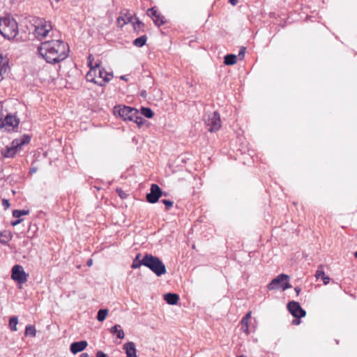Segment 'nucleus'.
<instances>
[{
	"label": "nucleus",
	"mask_w": 357,
	"mask_h": 357,
	"mask_svg": "<svg viewBox=\"0 0 357 357\" xmlns=\"http://www.w3.org/2000/svg\"><path fill=\"white\" fill-rule=\"evenodd\" d=\"M146 39H147V38L145 35L136 38L135 40H134L133 45H135L136 47H141L146 44Z\"/></svg>",
	"instance_id": "obj_25"
},
{
	"label": "nucleus",
	"mask_w": 357,
	"mask_h": 357,
	"mask_svg": "<svg viewBox=\"0 0 357 357\" xmlns=\"http://www.w3.org/2000/svg\"><path fill=\"white\" fill-rule=\"evenodd\" d=\"M144 93H145L144 91L142 92V96H144Z\"/></svg>",
	"instance_id": "obj_55"
},
{
	"label": "nucleus",
	"mask_w": 357,
	"mask_h": 357,
	"mask_svg": "<svg viewBox=\"0 0 357 357\" xmlns=\"http://www.w3.org/2000/svg\"><path fill=\"white\" fill-rule=\"evenodd\" d=\"M20 123V119L15 115L8 114L2 122L3 126H9L14 130L15 128H17Z\"/></svg>",
	"instance_id": "obj_11"
},
{
	"label": "nucleus",
	"mask_w": 357,
	"mask_h": 357,
	"mask_svg": "<svg viewBox=\"0 0 357 357\" xmlns=\"http://www.w3.org/2000/svg\"><path fill=\"white\" fill-rule=\"evenodd\" d=\"M163 195H166V193L158 185V202L161 199L160 198Z\"/></svg>",
	"instance_id": "obj_39"
},
{
	"label": "nucleus",
	"mask_w": 357,
	"mask_h": 357,
	"mask_svg": "<svg viewBox=\"0 0 357 357\" xmlns=\"http://www.w3.org/2000/svg\"><path fill=\"white\" fill-rule=\"evenodd\" d=\"M38 52L47 63L54 64L68 57L69 47L61 40H47L41 43Z\"/></svg>",
	"instance_id": "obj_1"
},
{
	"label": "nucleus",
	"mask_w": 357,
	"mask_h": 357,
	"mask_svg": "<svg viewBox=\"0 0 357 357\" xmlns=\"http://www.w3.org/2000/svg\"><path fill=\"white\" fill-rule=\"evenodd\" d=\"M120 78H121V79L126 80V76H125V75H122V76H121V77H120Z\"/></svg>",
	"instance_id": "obj_51"
},
{
	"label": "nucleus",
	"mask_w": 357,
	"mask_h": 357,
	"mask_svg": "<svg viewBox=\"0 0 357 357\" xmlns=\"http://www.w3.org/2000/svg\"><path fill=\"white\" fill-rule=\"evenodd\" d=\"M96 77H99L98 72H97V73H96V75L94 76V78H95V79H96V80H97V79H96Z\"/></svg>",
	"instance_id": "obj_52"
},
{
	"label": "nucleus",
	"mask_w": 357,
	"mask_h": 357,
	"mask_svg": "<svg viewBox=\"0 0 357 357\" xmlns=\"http://www.w3.org/2000/svg\"><path fill=\"white\" fill-rule=\"evenodd\" d=\"M237 357H246V356L244 355H240V356H238Z\"/></svg>",
	"instance_id": "obj_54"
},
{
	"label": "nucleus",
	"mask_w": 357,
	"mask_h": 357,
	"mask_svg": "<svg viewBox=\"0 0 357 357\" xmlns=\"http://www.w3.org/2000/svg\"><path fill=\"white\" fill-rule=\"evenodd\" d=\"M52 29V26L50 22L40 20L35 25V35L38 39L43 40L47 36Z\"/></svg>",
	"instance_id": "obj_7"
},
{
	"label": "nucleus",
	"mask_w": 357,
	"mask_h": 357,
	"mask_svg": "<svg viewBox=\"0 0 357 357\" xmlns=\"http://www.w3.org/2000/svg\"><path fill=\"white\" fill-rule=\"evenodd\" d=\"M335 342H336L337 344H339V340H336Z\"/></svg>",
	"instance_id": "obj_56"
},
{
	"label": "nucleus",
	"mask_w": 357,
	"mask_h": 357,
	"mask_svg": "<svg viewBox=\"0 0 357 357\" xmlns=\"http://www.w3.org/2000/svg\"><path fill=\"white\" fill-rule=\"evenodd\" d=\"M315 277L317 280L321 279L324 284H328L331 280V278L326 275L324 271L322 270L321 266H319L315 273Z\"/></svg>",
	"instance_id": "obj_16"
},
{
	"label": "nucleus",
	"mask_w": 357,
	"mask_h": 357,
	"mask_svg": "<svg viewBox=\"0 0 357 357\" xmlns=\"http://www.w3.org/2000/svg\"><path fill=\"white\" fill-rule=\"evenodd\" d=\"M229 2L232 6H236L238 3V0H229Z\"/></svg>",
	"instance_id": "obj_47"
},
{
	"label": "nucleus",
	"mask_w": 357,
	"mask_h": 357,
	"mask_svg": "<svg viewBox=\"0 0 357 357\" xmlns=\"http://www.w3.org/2000/svg\"><path fill=\"white\" fill-rule=\"evenodd\" d=\"M146 200L152 204L156 203V183L151 185V192L146 195Z\"/></svg>",
	"instance_id": "obj_17"
},
{
	"label": "nucleus",
	"mask_w": 357,
	"mask_h": 357,
	"mask_svg": "<svg viewBox=\"0 0 357 357\" xmlns=\"http://www.w3.org/2000/svg\"><path fill=\"white\" fill-rule=\"evenodd\" d=\"M248 321H249L248 320H245L244 318H243L241 321L242 328H243L244 326H248Z\"/></svg>",
	"instance_id": "obj_43"
},
{
	"label": "nucleus",
	"mask_w": 357,
	"mask_h": 357,
	"mask_svg": "<svg viewBox=\"0 0 357 357\" xmlns=\"http://www.w3.org/2000/svg\"><path fill=\"white\" fill-rule=\"evenodd\" d=\"M116 192H117L118 195L123 199H126L128 196V195L121 188H117Z\"/></svg>",
	"instance_id": "obj_37"
},
{
	"label": "nucleus",
	"mask_w": 357,
	"mask_h": 357,
	"mask_svg": "<svg viewBox=\"0 0 357 357\" xmlns=\"http://www.w3.org/2000/svg\"><path fill=\"white\" fill-rule=\"evenodd\" d=\"M158 202L164 204L166 210H169L174 205L173 201L167 199H161Z\"/></svg>",
	"instance_id": "obj_32"
},
{
	"label": "nucleus",
	"mask_w": 357,
	"mask_h": 357,
	"mask_svg": "<svg viewBox=\"0 0 357 357\" xmlns=\"http://www.w3.org/2000/svg\"><path fill=\"white\" fill-rule=\"evenodd\" d=\"M289 312L297 319H301L306 315V311L302 308L300 303L295 301H289L287 305Z\"/></svg>",
	"instance_id": "obj_8"
},
{
	"label": "nucleus",
	"mask_w": 357,
	"mask_h": 357,
	"mask_svg": "<svg viewBox=\"0 0 357 357\" xmlns=\"http://www.w3.org/2000/svg\"><path fill=\"white\" fill-rule=\"evenodd\" d=\"M354 257L357 259V250L354 253Z\"/></svg>",
	"instance_id": "obj_53"
},
{
	"label": "nucleus",
	"mask_w": 357,
	"mask_h": 357,
	"mask_svg": "<svg viewBox=\"0 0 357 357\" xmlns=\"http://www.w3.org/2000/svg\"><path fill=\"white\" fill-rule=\"evenodd\" d=\"M11 238V236L10 234H7L6 233L0 234V242L2 243H6Z\"/></svg>",
	"instance_id": "obj_35"
},
{
	"label": "nucleus",
	"mask_w": 357,
	"mask_h": 357,
	"mask_svg": "<svg viewBox=\"0 0 357 357\" xmlns=\"http://www.w3.org/2000/svg\"><path fill=\"white\" fill-rule=\"evenodd\" d=\"M167 22L165 17L158 13V28H160L161 25L165 24Z\"/></svg>",
	"instance_id": "obj_36"
},
{
	"label": "nucleus",
	"mask_w": 357,
	"mask_h": 357,
	"mask_svg": "<svg viewBox=\"0 0 357 357\" xmlns=\"http://www.w3.org/2000/svg\"><path fill=\"white\" fill-rule=\"evenodd\" d=\"M22 220H23V219L18 218L16 220L12 221L10 224L12 226H16V225H19L20 223H21L22 222Z\"/></svg>",
	"instance_id": "obj_41"
},
{
	"label": "nucleus",
	"mask_w": 357,
	"mask_h": 357,
	"mask_svg": "<svg viewBox=\"0 0 357 357\" xmlns=\"http://www.w3.org/2000/svg\"><path fill=\"white\" fill-rule=\"evenodd\" d=\"M127 357H137L135 344L132 342H128L123 345Z\"/></svg>",
	"instance_id": "obj_15"
},
{
	"label": "nucleus",
	"mask_w": 357,
	"mask_h": 357,
	"mask_svg": "<svg viewBox=\"0 0 357 357\" xmlns=\"http://www.w3.org/2000/svg\"><path fill=\"white\" fill-rule=\"evenodd\" d=\"M203 120L208 130L211 132H216L221 128L220 116L217 111L205 114Z\"/></svg>",
	"instance_id": "obj_4"
},
{
	"label": "nucleus",
	"mask_w": 357,
	"mask_h": 357,
	"mask_svg": "<svg viewBox=\"0 0 357 357\" xmlns=\"http://www.w3.org/2000/svg\"><path fill=\"white\" fill-rule=\"evenodd\" d=\"M143 266L150 268L156 274V257L149 254H146L142 258Z\"/></svg>",
	"instance_id": "obj_10"
},
{
	"label": "nucleus",
	"mask_w": 357,
	"mask_h": 357,
	"mask_svg": "<svg viewBox=\"0 0 357 357\" xmlns=\"http://www.w3.org/2000/svg\"><path fill=\"white\" fill-rule=\"evenodd\" d=\"M141 254H137L135 258L133 259L132 264L131 265L132 268H138L141 266L143 265L142 264V259H140Z\"/></svg>",
	"instance_id": "obj_27"
},
{
	"label": "nucleus",
	"mask_w": 357,
	"mask_h": 357,
	"mask_svg": "<svg viewBox=\"0 0 357 357\" xmlns=\"http://www.w3.org/2000/svg\"><path fill=\"white\" fill-rule=\"evenodd\" d=\"M27 274L20 265H15L12 268L11 278L13 280L20 284L25 283L27 280Z\"/></svg>",
	"instance_id": "obj_9"
},
{
	"label": "nucleus",
	"mask_w": 357,
	"mask_h": 357,
	"mask_svg": "<svg viewBox=\"0 0 357 357\" xmlns=\"http://www.w3.org/2000/svg\"><path fill=\"white\" fill-rule=\"evenodd\" d=\"M29 213V210H14L13 211V216L14 218H20L22 215H26Z\"/></svg>",
	"instance_id": "obj_31"
},
{
	"label": "nucleus",
	"mask_w": 357,
	"mask_h": 357,
	"mask_svg": "<svg viewBox=\"0 0 357 357\" xmlns=\"http://www.w3.org/2000/svg\"><path fill=\"white\" fill-rule=\"evenodd\" d=\"M93 57L91 54L88 56V66L90 67V70L86 75V79L88 82H93L95 84H98L99 86H103V84L98 82V80H96L94 76L96 73L98 72L99 77H102L104 73V69L99 68V63H96L95 66H93Z\"/></svg>",
	"instance_id": "obj_6"
},
{
	"label": "nucleus",
	"mask_w": 357,
	"mask_h": 357,
	"mask_svg": "<svg viewBox=\"0 0 357 357\" xmlns=\"http://www.w3.org/2000/svg\"><path fill=\"white\" fill-rule=\"evenodd\" d=\"M237 56L234 54H227L224 56V63L226 66H232L236 63Z\"/></svg>",
	"instance_id": "obj_19"
},
{
	"label": "nucleus",
	"mask_w": 357,
	"mask_h": 357,
	"mask_svg": "<svg viewBox=\"0 0 357 357\" xmlns=\"http://www.w3.org/2000/svg\"><path fill=\"white\" fill-rule=\"evenodd\" d=\"M242 330L246 333H249V326H244L243 328H242Z\"/></svg>",
	"instance_id": "obj_48"
},
{
	"label": "nucleus",
	"mask_w": 357,
	"mask_h": 357,
	"mask_svg": "<svg viewBox=\"0 0 357 357\" xmlns=\"http://www.w3.org/2000/svg\"><path fill=\"white\" fill-rule=\"evenodd\" d=\"M36 334V328L33 326L28 325L25 328V335L35 337Z\"/></svg>",
	"instance_id": "obj_29"
},
{
	"label": "nucleus",
	"mask_w": 357,
	"mask_h": 357,
	"mask_svg": "<svg viewBox=\"0 0 357 357\" xmlns=\"http://www.w3.org/2000/svg\"><path fill=\"white\" fill-rule=\"evenodd\" d=\"M88 345V343L85 340L73 342L70 344V351L75 354L78 352L82 351Z\"/></svg>",
	"instance_id": "obj_12"
},
{
	"label": "nucleus",
	"mask_w": 357,
	"mask_h": 357,
	"mask_svg": "<svg viewBox=\"0 0 357 357\" xmlns=\"http://www.w3.org/2000/svg\"><path fill=\"white\" fill-rule=\"evenodd\" d=\"M79 357H89V354L87 353H82Z\"/></svg>",
	"instance_id": "obj_50"
},
{
	"label": "nucleus",
	"mask_w": 357,
	"mask_h": 357,
	"mask_svg": "<svg viewBox=\"0 0 357 357\" xmlns=\"http://www.w3.org/2000/svg\"><path fill=\"white\" fill-rule=\"evenodd\" d=\"M93 264V260L91 259H89L86 262L87 266H91Z\"/></svg>",
	"instance_id": "obj_49"
},
{
	"label": "nucleus",
	"mask_w": 357,
	"mask_h": 357,
	"mask_svg": "<svg viewBox=\"0 0 357 357\" xmlns=\"http://www.w3.org/2000/svg\"><path fill=\"white\" fill-rule=\"evenodd\" d=\"M20 150L18 146H16V144H13L12 142V145L10 147H6L4 150L1 151V154L5 158H13L16 153Z\"/></svg>",
	"instance_id": "obj_13"
},
{
	"label": "nucleus",
	"mask_w": 357,
	"mask_h": 357,
	"mask_svg": "<svg viewBox=\"0 0 357 357\" xmlns=\"http://www.w3.org/2000/svg\"><path fill=\"white\" fill-rule=\"evenodd\" d=\"M18 33L16 21L10 17L0 18V33L8 40L14 38Z\"/></svg>",
	"instance_id": "obj_3"
},
{
	"label": "nucleus",
	"mask_w": 357,
	"mask_h": 357,
	"mask_svg": "<svg viewBox=\"0 0 357 357\" xmlns=\"http://www.w3.org/2000/svg\"><path fill=\"white\" fill-rule=\"evenodd\" d=\"M110 333L113 335L116 334V337L119 339H123L125 335L123 331L121 328V326L118 324L111 328Z\"/></svg>",
	"instance_id": "obj_21"
},
{
	"label": "nucleus",
	"mask_w": 357,
	"mask_h": 357,
	"mask_svg": "<svg viewBox=\"0 0 357 357\" xmlns=\"http://www.w3.org/2000/svg\"><path fill=\"white\" fill-rule=\"evenodd\" d=\"M96 357H107V355L102 351H98Z\"/></svg>",
	"instance_id": "obj_42"
},
{
	"label": "nucleus",
	"mask_w": 357,
	"mask_h": 357,
	"mask_svg": "<svg viewBox=\"0 0 357 357\" xmlns=\"http://www.w3.org/2000/svg\"><path fill=\"white\" fill-rule=\"evenodd\" d=\"M140 116L143 115L146 118H152L154 116V112L149 107H141Z\"/></svg>",
	"instance_id": "obj_26"
},
{
	"label": "nucleus",
	"mask_w": 357,
	"mask_h": 357,
	"mask_svg": "<svg viewBox=\"0 0 357 357\" xmlns=\"http://www.w3.org/2000/svg\"><path fill=\"white\" fill-rule=\"evenodd\" d=\"M160 32H161V33H162V34L164 33V32H163V31H162V30H160Z\"/></svg>",
	"instance_id": "obj_57"
},
{
	"label": "nucleus",
	"mask_w": 357,
	"mask_h": 357,
	"mask_svg": "<svg viewBox=\"0 0 357 357\" xmlns=\"http://www.w3.org/2000/svg\"><path fill=\"white\" fill-rule=\"evenodd\" d=\"M147 15L153 20L155 24H156V8L155 7H152L147 10Z\"/></svg>",
	"instance_id": "obj_34"
},
{
	"label": "nucleus",
	"mask_w": 357,
	"mask_h": 357,
	"mask_svg": "<svg viewBox=\"0 0 357 357\" xmlns=\"http://www.w3.org/2000/svg\"><path fill=\"white\" fill-rule=\"evenodd\" d=\"M108 314V310L107 309H100L98 312V314H97V319L98 321H103L107 315Z\"/></svg>",
	"instance_id": "obj_28"
},
{
	"label": "nucleus",
	"mask_w": 357,
	"mask_h": 357,
	"mask_svg": "<svg viewBox=\"0 0 357 357\" xmlns=\"http://www.w3.org/2000/svg\"><path fill=\"white\" fill-rule=\"evenodd\" d=\"M245 51H246V47H241L240 51H239L238 54V56L239 57L240 60H242V59H244Z\"/></svg>",
	"instance_id": "obj_38"
},
{
	"label": "nucleus",
	"mask_w": 357,
	"mask_h": 357,
	"mask_svg": "<svg viewBox=\"0 0 357 357\" xmlns=\"http://www.w3.org/2000/svg\"><path fill=\"white\" fill-rule=\"evenodd\" d=\"M163 299L167 304L171 305H175L178 303L180 298L178 294L176 293L169 292L163 295Z\"/></svg>",
	"instance_id": "obj_14"
},
{
	"label": "nucleus",
	"mask_w": 357,
	"mask_h": 357,
	"mask_svg": "<svg viewBox=\"0 0 357 357\" xmlns=\"http://www.w3.org/2000/svg\"><path fill=\"white\" fill-rule=\"evenodd\" d=\"M2 205L5 208V209L8 208L10 206L9 201L8 199H3L2 200Z\"/></svg>",
	"instance_id": "obj_40"
},
{
	"label": "nucleus",
	"mask_w": 357,
	"mask_h": 357,
	"mask_svg": "<svg viewBox=\"0 0 357 357\" xmlns=\"http://www.w3.org/2000/svg\"><path fill=\"white\" fill-rule=\"evenodd\" d=\"M294 291L296 293V296H298V294H300V292L301 291V289L298 286H297V287H294Z\"/></svg>",
	"instance_id": "obj_46"
},
{
	"label": "nucleus",
	"mask_w": 357,
	"mask_h": 357,
	"mask_svg": "<svg viewBox=\"0 0 357 357\" xmlns=\"http://www.w3.org/2000/svg\"><path fill=\"white\" fill-rule=\"evenodd\" d=\"M31 137L28 135H24L22 139H15L13 140V144H16V146H18L21 149L22 146L24 144H27L30 142Z\"/></svg>",
	"instance_id": "obj_20"
},
{
	"label": "nucleus",
	"mask_w": 357,
	"mask_h": 357,
	"mask_svg": "<svg viewBox=\"0 0 357 357\" xmlns=\"http://www.w3.org/2000/svg\"><path fill=\"white\" fill-rule=\"evenodd\" d=\"M8 62L7 61H3L2 57H1L0 73L1 76L3 77V75L8 72Z\"/></svg>",
	"instance_id": "obj_24"
},
{
	"label": "nucleus",
	"mask_w": 357,
	"mask_h": 357,
	"mask_svg": "<svg viewBox=\"0 0 357 357\" xmlns=\"http://www.w3.org/2000/svg\"><path fill=\"white\" fill-rule=\"evenodd\" d=\"M132 24L135 31H136L137 33H139L140 31L143 30L144 26V24L138 18H135Z\"/></svg>",
	"instance_id": "obj_22"
},
{
	"label": "nucleus",
	"mask_w": 357,
	"mask_h": 357,
	"mask_svg": "<svg viewBox=\"0 0 357 357\" xmlns=\"http://www.w3.org/2000/svg\"><path fill=\"white\" fill-rule=\"evenodd\" d=\"M114 112H118L119 115L123 120L134 121L139 126H141L144 122H146V121L140 116L139 111L134 107L125 105L115 107Z\"/></svg>",
	"instance_id": "obj_2"
},
{
	"label": "nucleus",
	"mask_w": 357,
	"mask_h": 357,
	"mask_svg": "<svg viewBox=\"0 0 357 357\" xmlns=\"http://www.w3.org/2000/svg\"><path fill=\"white\" fill-rule=\"evenodd\" d=\"M18 319L17 317H12L9 321V326L11 331H16Z\"/></svg>",
	"instance_id": "obj_30"
},
{
	"label": "nucleus",
	"mask_w": 357,
	"mask_h": 357,
	"mask_svg": "<svg viewBox=\"0 0 357 357\" xmlns=\"http://www.w3.org/2000/svg\"><path fill=\"white\" fill-rule=\"evenodd\" d=\"M134 19L135 18L132 15L125 14L124 16L121 15L118 17L117 22L121 26H123L125 24L129 22L132 23Z\"/></svg>",
	"instance_id": "obj_18"
},
{
	"label": "nucleus",
	"mask_w": 357,
	"mask_h": 357,
	"mask_svg": "<svg viewBox=\"0 0 357 357\" xmlns=\"http://www.w3.org/2000/svg\"><path fill=\"white\" fill-rule=\"evenodd\" d=\"M167 272L166 266L164 263L158 258V277H160Z\"/></svg>",
	"instance_id": "obj_23"
},
{
	"label": "nucleus",
	"mask_w": 357,
	"mask_h": 357,
	"mask_svg": "<svg viewBox=\"0 0 357 357\" xmlns=\"http://www.w3.org/2000/svg\"><path fill=\"white\" fill-rule=\"evenodd\" d=\"M251 312H248L246 313V314L243 317V318L245 319V320H248L250 319L251 317Z\"/></svg>",
	"instance_id": "obj_45"
},
{
	"label": "nucleus",
	"mask_w": 357,
	"mask_h": 357,
	"mask_svg": "<svg viewBox=\"0 0 357 357\" xmlns=\"http://www.w3.org/2000/svg\"><path fill=\"white\" fill-rule=\"evenodd\" d=\"M291 287V285L289 283V276L284 273H281L273 278L267 286L268 290L282 289L284 291Z\"/></svg>",
	"instance_id": "obj_5"
},
{
	"label": "nucleus",
	"mask_w": 357,
	"mask_h": 357,
	"mask_svg": "<svg viewBox=\"0 0 357 357\" xmlns=\"http://www.w3.org/2000/svg\"><path fill=\"white\" fill-rule=\"evenodd\" d=\"M112 77H113L112 73H107L104 70L102 76L99 77V78H102V82H100L104 84L105 82H108L109 81H110Z\"/></svg>",
	"instance_id": "obj_33"
},
{
	"label": "nucleus",
	"mask_w": 357,
	"mask_h": 357,
	"mask_svg": "<svg viewBox=\"0 0 357 357\" xmlns=\"http://www.w3.org/2000/svg\"><path fill=\"white\" fill-rule=\"evenodd\" d=\"M300 319H301L295 318V319H293V321H292V324H293V325H298V324L301 323Z\"/></svg>",
	"instance_id": "obj_44"
}]
</instances>
